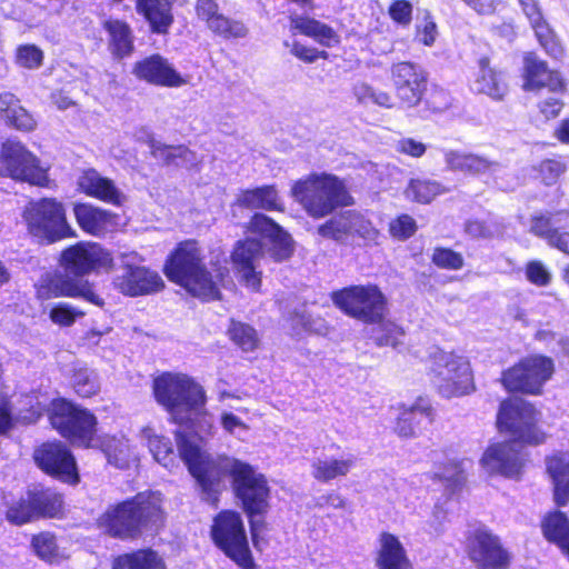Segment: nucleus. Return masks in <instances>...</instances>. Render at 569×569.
Listing matches in <instances>:
<instances>
[{"label": "nucleus", "mask_w": 569, "mask_h": 569, "mask_svg": "<svg viewBox=\"0 0 569 569\" xmlns=\"http://www.w3.org/2000/svg\"><path fill=\"white\" fill-rule=\"evenodd\" d=\"M333 303L346 315L376 323L386 312V298L376 286H351L331 295Z\"/></svg>", "instance_id": "11"}, {"label": "nucleus", "mask_w": 569, "mask_h": 569, "mask_svg": "<svg viewBox=\"0 0 569 569\" xmlns=\"http://www.w3.org/2000/svg\"><path fill=\"white\" fill-rule=\"evenodd\" d=\"M350 231L351 236H359L360 238L365 240H375L378 231L377 229L371 224V222L366 219L361 213L350 210Z\"/></svg>", "instance_id": "54"}, {"label": "nucleus", "mask_w": 569, "mask_h": 569, "mask_svg": "<svg viewBox=\"0 0 569 569\" xmlns=\"http://www.w3.org/2000/svg\"><path fill=\"white\" fill-rule=\"evenodd\" d=\"M49 419L52 427L74 445L88 447L96 433L94 415L66 399L51 403Z\"/></svg>", "instance_id": "10"}, {"label": "nucleus", "mask_w": 569, "mask_h": 569, "mask_svg": "<svg viewBox=\"0 0 569 569\" xmlns=\"http://www.w3.org/2000/svg\"><path fill=\"white\" fill-rule=\"evenodd\" d=\"M445 163L448 170L469 176H489L495 179L503 171V167L477 153L462 150L443 149Z\"/></svg>", "instance_id": "20"}, {"label": "nucleus", "mask_w": 569, "mask_h": 569, "mask_svg": "<svg viewBox=\"0 0 569 569\" xmlns=\"http://www.w3.org/2000/svg\"><path fill=\"white\" fill-rule=\"evenodd\" d=\"M34 510L30 497H28L27 493L8 508L7 520L17 526L24 525L37 519Z\"/></svg>", "instance_id": "47"}, {"label": "nucleus", "mask_w": 569, "mask_h": 569, "mask_svg": "<svg viewBox=\"0 0 569 569\" xmlns=\"http://www.w3.org/2000/svg\"><path fill=\"white\" fill-rule=\"evenodd\" d=\"M161 505L160 493L140 492L132 499L110 507L99 518V527L113 538L134 539L143 530L162 523Z\"/></svg>", "instance_id": "7"}, {"label": "nucleus", "mask_w": 569, "mask_h": 569, "mask_svg": "<svg viewBox=\"0 0 569 569\" xmlns=\"http://www.w3.org/2000/svg\"><path fill=\"white\" fill-rule=\"evenodd\" d=\"M479 70L471 81L470 88L476 93L486 94L495 100H502L508 93V86L501 72L489 67V59L481 58Z\"/></svg>", "instance_id": "26"}, {"label": "nucleus", "mask_w": 569, "mask_h": 569, "mask_svg": "<svg viewBox=\"0 0 569 569\" xmlns=\"http://www.w3.org/2000/svg\"><path fill=\"white\" fill-rule=\"evenodd\" d=\"M211 538L214 545L241 569H254L244 525L238 512H219L213 519Z\"/></svg>", "instance_id": "9"}, {"label": "nucleus", "mask_w": 569, "mask_h": 569, "mask_svg": "<svg viewBox=\"0 0 569 569\" xmlns=\"http://www.w3.org/2000/svg\"><path fill=\"white\" fill-rule=\"evenodd\" d=\"M238 203L249 209L283 210V203L273 186L246 190L238 197Z\"/></svg>", "instance_id": "34"}, {"label": "nucleus", "mask_w": 569, "mask_h": 569, "mask_svg": "<svg viewBox=\"0 0 569 569\" xmlns=\"http://www.w3.org/2000/svg\"><path fill=\"white\" fill-rule=\"evenodd\" d=\"M31 546L36 555L44 561L57 562L63 555L57 545L54 535L50 532H41L33 536Z\"/></svg>", "instance_id": "43"}, {"label": "nucleus", "mask_w": 569, "mask_h": 569, "mask_svg": "<svg viewBox=\"0 0 569 569\" xmlns=\"http://www.w3.org/2000/svg\"><path fill=\"white\" fill-rule=\"evenodd\" d=\"M113 569H166L162 558L151 549H141L119 556Z\"/></svg>", "instance_id": "37"}, {"label": "nucleus", "mask_w": 569, "mask_h": 569, "mask_svg": "<svg viewBox=\"0 0 569 569\" xmlns=\"http://www.w3.org/2000/svg\"><path fill=\"white\" fill-rule=\"evenodd\" d=\"M527 279L538 286L546 287L550 283L551 274L541 261L532 260L526 266Z\"/></svg>", "instance_id": "57"}, {"label": "nucleus", "mask_w": 569, "mask_h": 569, "mask_svg": "<svg viewBox=\"0 0 569 569\" xmlns=\"http://www.w3.org/2000/svg\"><path fill=\"white\" fill-rule=\"evenodd\" d=\"M218 10L219 6L216 0H197L196 2L197 16L206 21L207 24L219 14Z\"/></svg>", "instance_id": "63"}, {"label": "nucleus", "mask_w": 569, "mask_h": 569, "mask_svg": "<svg viewBox=\"0 0 569 569\" xmlns=\"http://www.w3.org/2000/svg\"><path fill=\"white\" fill-rule=\"evenodd\" d=\"M179 456L201 488L203 499L214 505L226 476L232 478L236 497L249 517L263 515L268 507L269 487L266 478L249 465L236 458H210L200 447L196 433H176Z\"/></svg>", "instance_id": "1"}, {"label": "nucleus", "mask_w": 569, "mask_h": 569, "mask_svg": "<svg viewBox=\"0 0 569 569\" xmlns=\"http://www.w3.org/2000/svg\"><path fill=\"white\" fill-rule=\"evenodd\" d=\"M290 23L293 30L312 38L323 47L331 48L340 41L339 34L331 27L308 16H292Z\"/></svg>", "instance_id": "31"}, {"label": "nucleus", "mask_w": 569, "mask_h": 569, "mask_svg": "<svg viewBox=\"0 0 569 569\" xmlns=\"http://www.w3.org/2000/svg\"><path fill=\"white\" fill-rule=\"evenodd\" d=\"M141 438L147 442L149 450L157 462L167 469H172L174 467L177 457L170 439L158 436L150 427H147L141 431Z\"/></svg>", "instance_id": "35"}, {"label": "nucleus", "mask_w": 569, "mask_h": 569, "mask_svg": "<svg viewBox=\"0 0 569 569\" xmlns=\"http://www.w3.org/2000/svg\"><path fill=\"white\" fill-rule=\"evenodd\" d=\"M220 425L226 432L243 440L249 427L232 412L223 411L220 417Z\"/></svg>", "instance_id": "56"}, {"label": "nucleus", "mask_w": 569, "mask_h": 569, "mask_svg": "<svg viewBox=\"0 0 569 569\" xmlns=\"http://www.w3.org/2000/svg\"><path fill=\"white\" fill-rule=\"evenodd\" d=\"M104 28L110 34V47L117 58L129 56L133 50L132 34L129 26L120 20H108Z\"/></svg>", "instance_id": "38"}, {"label": "nucleus", "mask_w": 569, "mask_h": 569, "mask_svg": "<svg viewBox=\"0 0 569 569\" xmlns=\"http://www.w3.org/2000/svg\"><path fill=\"white\" fill-rule=\"evenodd\" d=\"M290 52L296 56L298 59L311 63L315 62L319 58L327 59V51H319L316 48L306 47L305 44L295 41L291 46Z\"/></svg>", "instance_id": "60"}, {"label": "nucleus", "mask_w": 569, "mask_h": 569, "mask_svg": "<svg viewBox=\"0 0 569 569\" xmlns=\"http://www.w3.org/2000/svg\"><path fill=\"white\" fill-rule=\"evenodd\" d=\"M60 262L66 274L56 276L49 281L48 297H81L100 305L101 299L83 277L98 268L110 266V253L98 243L79 242L62 251Z\"/></svg>", "instance_id": "6"}, {"label": "nucleus", "mask_w": 569, "mask_h": 569, "mask_svg": "<svg viewBox=\"0 0 569 569\" xmlns=\"http://www.w3.org/2000/svg\"><path fill=\"white\" fill-rule=\"evenodd\" d=\"M37 518L56 517L62 509V497L48 488L34 487L28 490Z\"/></svg>", "instance_id": "36"}, {"label": "nucleus", "mask_w": 569, "mask_h": 569, "mask_svg": "<svg viewBox=\"0 0 569 569\" xmlns=\"http://www.w3.org/2000/svg\"><path fill=\"white\" fill-rule=\"evenodd\" d=\"M380 548L376 560L378 569H411V562L398 537L383 532L379 538Z\"/></svg>", "instance_id": "28"}, {"label": "nucleus", "mask_w": 569, "mask_h": 569, "mask_svg": "<svg viewBox=\"0 0 569 569\" xmlns=\"http://www.w3.org/2000/svg\"><path fill=\"white\" fill-rule=\"evenodd\" d=\"M432 372L439 392L446 398L460 397L473 390L470 363L463 356L437 352L433 356Z\"/></svg>", "instance_id": "12"}, {"label": "nucleus", "mask_w": 569, "mask_h": 569, "mask_svg": "<svg viewBox=\"0 0 569 569\" xmlns=\"http://www.w3.org/2000/svg\"><path fill=\"white\" fill-rule=\"evenodd\" d=\"M432 409L427 400L418 399L412 406L402 408L396 425L400 437H415L431 423Z\"/></svg>", "instance_id": "25"}, {"label": "nucleus", "mask_w": 569, "mask_h": 569, "mask_svg": "<svg viewBox=\"0 0 569 569\" xmlns=\"http://www.w3.org/2000/svg\"><path fill=\"white\" fill-rule=\"evenodd\" d=\"M73 213L80 228L87 233L100 236L116 226V216L88 203H78Z\"/></svg>", "instance_id": "27"}, {"label": "nucleus", "mask_w": 569, "mask_h": 569, "mask_svg": "<svg viewBox=\"0 0 569 569\" xmlns=\"http://www.w3.org/2000/svg\"><path fill=\"white\" fill-rule=\"evenodd\" d=\"M563 212H558L550 216H535L531 219L530 231L548 241L549 237L557 229V224L561 221Z\"/></svg>", "instance_id": "49"}, {"label": "nucleus", "mask_w": 569, "mask_h": 569, "mask_svg": "<svg viewBox=\"0 0 569 569\" xmlns=\"http://www.w3.org/2000/svg\"><path fill=\"white\" fill-rule=\"evenodd\" d=\"M432 262L442 269L459 270L463 266V258L451 249L437 248L432 254Z\"/></svg>", "instance_id": "52"}, {"label": "nucleus", "mask_w": 569, "mask_h": 569, "mask_svg": "<svg viewBox=\"0 0 569 569\" xmlns=\"http://www.w3.org/2000/svg\"><path fill=\"white\" fill-rule=\"evenodd\" d=\"M149 148L152 156L167 164L193 168L198 164L197 154L184 146L163 144L153 138L149 139Z\"/></svg>", "instance_id": "33"}, {"label": "nucleus", "mask_w": 569, "mask_h": 569, "mask_svg": "<svg viewBox=\"0 0 569 569\" xmlns=\"http://www.w3.org/2000/svg\"><path fill=\"white\" fill-rule=\"evenodd\" d=\"M48 169L22 143L7 141L0 153V173L14 180L46 187L49 183Z\"/></svg>", "instance_id": "14"}, {"label": "nucleus", "mask_w": 569, "mask_h": 569, "mask_svg": "<svg viewBox=\"0 0 569 569\" xmlns=\"http://www.w3.org/2000/svg\"><path fill=\"white\" fill-rule=\"evenodd\" d=\"M295 326H300L303 330L313 332L320 336H326L329 332V327L322 318H312L305 311L295 312L292 317Z\"/></svg>", "instance_id": "53"}, {"label": "nucleus", "mask_w": 569, "mask_h": 569, "mask_svg": "<svg viewBox=\"0 0 569 569\" xmlns=\"http://www.w3.org/2000/svg\"><path fill=\"white\" fill-rule=\"evenodd\" d=\"M260 239L248 237L236 242L231 261L240 281L249 289L258 291L261 287V262L266 254L274 261L288 259L293 251L292 240L278 223L263 213H256L248 227Z\"/></svg>", "instance_id": "3"}, {"label": "nucleus", "mask_w": 569, "mask_h": 569, "mask_svg": "<svg viewBox=\"0 0 569 569\" xmlns=\"http://www.w3.org/2000/svg\"><path fill=\"white\" fill-rule=\"evenodd\" d=\"M446 191L445 187L433 180L428 179H412L410 180L407 189V198L421 203L431 202L437 196Z\"/></svg>", "instance_id": "40"}, {"label": "nucleus", "mask_w": 569, "mask_h": 569, "mask_svg": "<svg viewBox=\"0 0 569 569\" xmlns=\"http://www.w3.org/2000/svg\"><path fill=\"white\" fill-rule=\"evenodd\" d=\"M83 313L68 303H58L51 308L49 317L56 325L68 327Z\"/></svg>", "instance_id": "55"}, {"label": "nucleus", "mask_w": 569, "mask_h": 569, "mask_svg": "<svg viewBox=\"0 0 569 569\" xmlns=\"http://www.w3.org/2000/svg\"><path fill=\"white\" fill-rule=\"evenodd\" d=\"M23 218L30 232L48 242H54L72 233L62 203L54 199L31 201L24 209Z\"/></svg>", "instance_id": "13"}, {"label": "nucleus", "mask_w": 569, "mask_h": 569, "mask_svg": "<svg viewBox=\"0 0 569 569\" xmlns=\"http://www.w3.org/2000/svg\"><path fill=\"white\" fill-rule=\"evenodd\" d=\"M466 463L465 460H452L445 466H438L433 472L435 478L443 485L449 493L453 495L462 488L466 480Z\"/></svg>", "instance_id": "39"}, {"label": "nucleus", "mask_w": 569, "mask_h": 569, "mask_svg": "<svg viewBox=\"0 0 569 569\" xmlns=\"http://www.w3.org/2000/svg\"><path fill=\"white\" fill-rule=\"evenodd\" d=\"M390 18L400 26H409L412 20V4L407 0H396L389 7Z\"/></svg>", "instance_id": "58"}, {"label": "nucleus", "mask_w": 569, "mask_h": 569, "mask_svg": "<svg viewBox=\"0 0 569 569\" xmlns=\"http://www.w3.org/2000/svg\"><path fill=\"white\" fill-rule=\"evenodd\" d=\"M465 4L476 11L481 16H490L493 14L498 6L500 4V0H462Z\"/></svg>", "instance_id": "64"}, {"label": "nucleus", "mask_w": 569, "mask_h": 569, "mask_svg": "<svg viewBox=\"0 0 569 569\" xmlns=\"http://www.w3.org/2000/svg\"><path fill=\"white\" fill-rule=\"evenodd\" d=\"M539 419L540 413L531 403L519 398L503 401L497 416V423L499 429L510 433L512 439L491 445L481 458L482 468L490 475L519 478L527 457L521 443L539 445L545 439L543 432L537 426Z\"/></svg>", "instance_id": "2"}, {"label": "nucleus", "mask_w": 569, "mask_h": 569, "mask_svg": "<svg viewBox=\"0 0 569 569\" xmlns=\"http://www.w3.org/2000/svg\"><path fill=\"white\" fill-rule=\"evenodd\" d=\"M547 470L553 483L555 501L559 507L569 502V452H559L548 458Z\"/></svg>", "instance_id": "30"}, {"label": "nucleus", "mask_w": 569, "mask_h": 569, "mask_svg": "<svg viewBox=\"0 0 569 569\" xmlns=\"http://www.w3.org/2000/svg\"><path fill=\"white\" fill-rule=\"evenodd\" d=\"M43 60L42 51L34 44H23L17 49L16 61L27 69L39 68Z\"/></svg>", "instance_id": "50"}, {"label": "nucleus", "mask_w": 569, "mask_h": 569, "mask_svg": "<svg viewBox=\"0 0 569 569\" xmlns=\"http://www.w3.org/2000/svg\"><path fill=\"white\" fill-rule=\"evenodd\" d=\"M291 194L313 218L326 217L351 200L345 183L329 173H311L296 181Z\"/></svg>", "instance_id": "8"}, {"label": "nucleus", "mask_w": 569, "mask_h": 569, "mask_svg": "<svg viewBox=\"0 0 569 569\" xmlns=\"http://www.w3.org/2000/svg\"><path fill=\"white\" fill-rule=\"evenodd\" d=\"M416 221L408 214H402L390 223V232L395 238L407 239L416 231Z\"/></svg>", "instance_id": "59"}, {"label": "nucleus", "mask_w": 569, "mask_h": 569, "mask_svg": "<svg viewBox=\"0 0 569 569\" xmlns=\"http://www.w3.org/2000/svg\"><path fill=\"white\" fill-rule=\"evenodd\" d=\"M525 90H538L547 88L551 93H562L565 83L560 74L550 71L545 61L535 54L525 57Z\"/></svg>", "instance_id": "23"}, {"label": "nucleus", "mask_w": 569, "mask_h": 569, "mask_svg": "<svg viewBox=\"0 0 569 569\" xmlns=\"http://www.w3.org/2000/svg\"><path fill=\"white\" fill-rule=\"evenodd\" d=\"M137 10L154 33L166 34L173 23L172 0H137Z\"/></svg>", "instance_id": "29"}, {"label": "nucleus", "mask_w": 569, "mask_h": 569, "mask_svg": "<svg viewBox=\"0 0 569 569\" xmlns=\"http://www.w3.org/2000/svg\"><path fill=\"white\" fill-rule=\"evenodd\" d=\"M395 149H396V151H398L400 153H403V154H407V156H410L413 158L421 157L427 150L426 146L422 142L417 141L412 138H402V139L398 140L396 142Z\"/></svg>", "instance_id": "61"}, {"label": "nucleus", "mask_w": 569, "mask_h": 569, "mask_svg": "<svg viewBox=\"0 0 569 569\" xmlns=\"http://www.w3.org/2000/svg\"><path fill=\"white\" fill-rule=\"evenodd\" d=\"M213 254L209 271L202 262L198 243L193 240L181 242L166 263V274L194 297L203 300L219 299L220 287H226L231 279L223 253Z\"/></svg>", "instance_id": "4"}, {"label": "nucleus", "mask_w": 569, "mask_h": 569, "mask_svg": "<svg viewBox=\"0 0 569 569\" xmlns=\"http://www.w3.org/2000/svg\"><path fill=\"white\" fill-rule=\"evenodd\" d=\"M391 79L397 97L406 107L417 106L427 87L423 70L412 62H399L391 67Z\"/></svg>", "instance_id": "17"}, {"label": "nucleus", "mask_w": 569, "mask_h": 569, "mask_svg": "<svg viewBox=\"0 0 569 569\" xmlns=\"http://www.w3.org/2000/svg\"><path fill=\"white\" fill-rule=\"evenodd\" d=\"M133 72L139 79L157 86L180 87L184 84L182 77L159 54L137 62Z\"/></svg>", "instance_id": "22"}, {"label": "nucleus", "mask_w": 569, "mask_h": 569, "mask_svg": "<svg viewBox=\"0 0 569 569\" xmlns=\"http://www.w3.org/2000/svg\"><path fill=\"white\" fill-rule=\"evenodd\" d=\"M207 27L223 39L244 38L248 33L246 26L238 20L230 19L219 13Z\"/></svg>", "instance_id": "42"}, {"label": "nucleus", "mask_w": 569, "mask_h": 569, "mask_svg": "<svg viewBox=\"0 0 569 569\" xmlns=\"http://www.w3.org/2000/svg\"><path fill=\"white\" fill-rule=\"evenodd\" d=\"M350 223V210H347L321 224L318 233L323 238L342 242L351 236Z\"/></svg>", "instance_id": "41"}, {"label": "nucleus", "mask_w": 569, "mask_h": 569, "mask_svg": "<svg viewBox=\"0 0 569 569\" xmlns=\"http://www.w3.org/2000/svg\"><path fill=\"white\" fill-rule=\"evenodd\" d=\"M438 37V28L433 18L427 12L421 22L416 24V40L426 47H431Z\"/></svg>", "instance_id": "51"}, {"label": "nucleus", "mask_w": 569, "mask_h": 569, "mask_svg": "<svg viewBox=\"0 0 569 569\" xmlns=\"http://www.w3.org/2000/svg\"><path fill=\"white\" fill-rule=\"evenodd\" d=\"M228 331L231 340L243 351H252L258 345L257 332L249 325L232 321Z\"/></svg>", "instance_id": "45"}, {"label": "nucleus", "mask_w": 569, "mask_h": 569, "mask_svg": "<svg viewBox=\"0 0 569 569\" xmlns=\"http://www.w3.org/2000/svg\"><path fill=\"white\" fill-rule=\"evenodd\" d=\"M530 26L533 29L539 43L545 48L547 53L555 58L561 54L562 48L545 17L541 18L540 21L533 22Z\"/></svg>", "instance_id": "44"}, {"label": "nucleus", "mask_w": 569, "mask_h": 569, "mask_svg": "<svg viewBox=\"0 0 569 569\" xmlns=\"http://www.w3.org/2000/svg\"><path fill=\"white\" fill-rule=\"evenodd\" d=\"M153 393L177 423L206 436L213 433V417L204 408V390L193 379L182 373H163L154 379Z\"/></svg>", "instance_id": "5"}, {"label": "nucleus", "mask_w": 569, "mask_h": 569, "mask_svg": "<svg viewBox=\"0 0 569 569\" xmlns=\"http://www.w3.org/2000/svg\"><path fill=\"white\" fill-rule=\"evenodd\" d=\"M357 463V456L351 452L330 453L327 451L317 456L311 463V475L315 479L329 482L346 477Z\"/></svg>", "instance_id": "21"}, {"label": "nucleus", "mask_w": 569, "mask_h": 569, "mask_svg": "<svg viewBox=\"0 0 569 569\" xmlns=\"http://www.w3.org/2000/svg\"><path fill=\"white\" fill-rule=\"evenodd\" d=\"M33 458L46 473L68 483H77L79 476L73 456L61 442H47L36 449Z\"/></svg>", "instance_id": "16"}, {"label": "nucleus", "mask_w": 569, "mask_h": 569, "mask_svg": "<svg viewBox=\"0 0 569 569\" xmlns=\"http://www.w3.org/2000/svg\"><path fill=\"white\" fill-rule=\"evenodd\" d=\"M0 116L10 127L20 131H32L37 122L31 113L21 104L11 92L0 93Z\"/></svg>", "instance_id": "32"}, {"label": "nucleus", "mask_w": 569, "mask_h": 569, "mask_svg": "<svg viewBox=\"0 0 569 569\" xmlns=\"http://www.w3.org/2000/svg\"><path fill=\"white\" fill-rule=\"evenodd\" d=\"M403 336L405 332L398 325L390 321H379L375 339L379 346H391L397 348L401 343Z\"/></svg>", "instance_id": "48"}, {"label": "nucleus", "mask_w": 569, "mask_h": 569, "mask_svg": "<svg viewBox=\"0 0 569 569\" xmlns=\"http://www.w3.org/2000/svg\"><path fill=\"white\" fill-rule=\"evenodd\" d=\"M78 184L81 191L87 196L114 206H121L126 199L124 194L116 187L112 180L102 177L94 169L84 171L79 177Z\"/></svg>", "instance_id": "24"}, {"label": "nucleus", "mask_w": 569, "mask_h": 569, "mask_svg": "<svg viewBox=\"0 0 569 569\" xmlns=\"http://www.w3.org/2000/svg\"><path fill=\"white\" fill-rule=\"evenodd\" d=\"M468 552L470 559L481 568L505 569L509 562L508 553L501 548L498 538L482 528L469 538Z\"/></svg>", "instance_id": "18"}, {"label": "nucleus", "mask_w": 569, "mask_h": 569, "mask_svg": "<svg viewBox=\"0 0 569 569\" xmlns=\"http://www.w3.org/2000/svg\"><path fill=\"white\" fill-rule=\"evenodd\" d=\"M113 283L123 295L131 297L156 292L163 286L162 279L157 272L129 262L121 268Z\"/></svg>", "instance_id": "19"}, {"label": "nucleus", "mask_w": 569, "mask_h": 569, "mask_svg": "<svg viewBox=\"0 0 569 569\" xmlns=\"http://www.w3.org/2000/svg\"><path fill=\"white\" fill-rule=\"evenodd\" d=\"M553 372V362L543 356H532L521 360L503 372L502 383L509 391L538 395Z\"/></svg>", "instance_id": "15"}, {"label": "nucleus", "mask_w": 569, "mask_h": 569, "mask_svg": "<svg viewBox=\"0 0 569 569\" xmlns=\"http://www.w3.org/2000/svg\"><path fill=\"white\" fill-rule=\"evenodd\" d=\"M560 94L561 93H551L550 97L539 102V110L546 119L556 118L560 113L563 107Z\"/></svg>", "instance_id": "62"}, {"label": "nucleus", "mask_w": 569, "mask_h": 569, "mask_svg": "<svg viewBox=\"0 0 569 569\" xmlns=\"http://www.w3.org/2000/svg\"><path fill=\"white\" fill-rule=\"evenodd\" d=\"M72 382L74 391L84 398L96 395L100 388L97 373L88 368L77 369Z\"/></svg>", "instance_id": "46"}]
</instances>
